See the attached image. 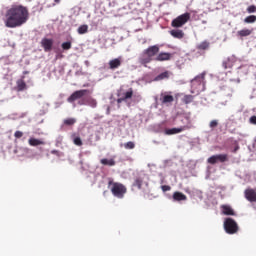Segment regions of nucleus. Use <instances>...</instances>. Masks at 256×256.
<instances>
[{
  "label": "nucleus",
  "instance_id": "nucleus-14",
  "mask_svg": "<svg viewBox=\"0 0 256 256\" xmlns=\"http://www.w3.org/2000/svg\"><path fill=\"white\" fill-rule=\"evenodd\" d=\"M27 89V83H25V76H22L21 79L16 81V91L21 92Z\"/></svg>",
  "mask_w": 256,
  "mask_h": 256
},
{
  "label": "nucleus",
  "instance_id": "nucleus-12",
  "mask_svg": "<svg viewBox=\"0 0 256 256\" xmlns=\"http://www.w3.org/2000/svg\"><path fill=\"white\" fill-rule=\"evenodd\" d=\"M29 153H31V150L27 147H17L14 150V154L18 157H29Z\"/></svg>",
  "mask_w": 256,
  "mask_h": 256
},
{
  "label": "nucleus",
  "instance_id": "nucleus-9",
  "mask_svg": "<svg viewBox=\"0 0 256 256\" xmlns=\"http://www.w3.org/2000/svg\"><path fill=\"white\" fill-rule=\"evenodd\" d=\"M53 39L51 38H43L41 40V47L44 49L45 53H49L53 50Z\"/></svg>",
  "mask_w": 256,
  "mask_h": 256
},
{
  "label": "nucleus",
  "instance_id": "nucleus-17",
  "mask_svg": "<svg viewBox=\"0 0 256 256\" xmlns=\"http://www.w3.org/2000/svg\"><path fill=\"white\" fill-rule=\"evenodd\" d=\"M101 165H105L107 167H115L117 165V162L115 161V156H113L110 159L104 158L100 160Z\"/></svg>",
  "mask_w": 256,
  "mask_h": 256
},
{
  "label": "nucleus",
  "instance_id": "nucleus-38",
  "mask_svg": "<svg viewBox=\"0 0 256 256\" xmlns=\"http://www.w3.org/2000/svg\"><path fill=\"white\" fill-rule=\"evenodd\" d=\"M247 13H256V6L255 5L248 6Z\"/></svg>",
  "mask_w": 256,
  "mask_h": 256
},
{
  "label": "nucleus",
  "instance_id": "nucleus-4",
  "mask_svg": "<svg viewBox=\"0 0 256 256\" xmlns=\"http://www.w3.org/2000/svg\"><path fill=\"white\" fill-rule=\"evenodd\" d=\"M224 229L228 235H235L239 231V225L233 218H226L224 221Z\"/></svg>",
  "mask_w": 256,
  "mask_h": 256
},
{
  "label": "nucleus",
  "instance_id": "nucleus-22",
  "mask_svg": "<svg viewBox=\"0 0 256 256\" xmlns=\"http://www.w3.org/2000/svg\"><path fill=\"white\" fill-rule=\"evenodd\" d=\"M172 197L174 201H187V196L183 192H174Z\"/></svg>",
  "mask_w": 256,
  "mask_h": 256
},
{
  "label": "nucleus",
  "instance_id": "nucleus-7",
  "mask_svg": "<svg viewBox=\"0 0 256 256\" xmlns=\"http://www.w3.org/2000/svg\"><path fill=\"white\" fill-rule=\"evenodd\" d=\"M226 161H229V156L227 154L213 155L207 160L210 165H215L216 163H225Z\"/></svg>",
  "mask_w": 256,
  "mask_h": 256
},
{
  "label": "nucleus",
  "instance_id": "nucleus-24",
  "mask_svg": "<svg viewBox=\"0 0 256 256\" xmlns=\"http://www.w3.org/2000/svg\"><path fill=\"white\" fill-rule=\"evenodd\" d=\"M210 45L211 44L209 43V41L205 40V41L201 42L200 44H198L196 46V49H198V51H207V49H209Z\"/></svg>",
  "mask_w": 256,
  "mask_h": 256
},
{
  "label": "nucleus",
  "instance_id": "nucleus-33",
  "mask_svg": "<svg viewBox=\"0 0 256 256\" xmlns=\"http://www.w3.org/2000/svg\"><path fill=\"white\" fill-rule=\"evenodd\" d=\"M23 135H24V133L22 131L17 130L14 133V137H15L14 143H17V139H21L23 137Z\"/></svg>",
  "mask_w": 256,
  "mask_h": 256
},
{
  "label": "nucleus",
  "instance_id": "nucleus-30",
  "mask_svg": "<svg viewBox=\"0 0 256 256\" xmlns=\"http://www.w3.org/2000/svg\"><path fill=\"white\" fill-rule=\"evenodd\" d=\"M244 23H247V24L256 23V16L255 15L247 16L244 19Z\"/></svg>",
  "mask_w": 256,
  "mask_h": 256
},
{
  "label": "nucleus",
  "instance_id": "nucleus-15",
  "mask_svg": "<svg viewBox=\"0 0 256 256\" xmlns=\"http://www.w3.org/2000/svg\"><path fill=\"white\" fill-rule=\"evenodd\" d=\"M118 97H122L125 101H127V99H132L133 88H129L126 92H123V90H120L118 92Z\"/></svg>",
  "mask_w": 256,
  "mask_h": 256
},
{
  "label": "nucleus",
  "instance_id": "nucleus-25",
  "mask_svg": "<svg viewBox=\"0 0 256 256\" xmlns=\"http://www.w3.org/2000/svg\"><path fill=\"white\" fill-rule=\"evenodd\" d=\"M164 79H169V71L162 72L154 78V81H163Z\"/></svg>",
  "mask_w": 256,
  "mask_h": 256
},
{
  "label": "nucleus",
  "instance_id": "nucleus-31",
  "mask_svg": "<svg viewBox=\"0 0 256 256\" xmlns=\"http://www.w3.org/2000/svg\"><path fill=\"white\" fill-rule=\"evenodd\" d=\"M86 103H87V105H89L93 109H95V107H97V100H95L91 97L86 100Z\"/></svg>",
  "mask_w": 256,
  "mask_h": 256
},
{
  "label": "nucleus",
  "instance_id": "nucleus-44",
  "mask_svg": "<svg viewBox=\"0 0 256 256\" xmlns=\"http://www.w3.org/2000/svg\"><path fill=\"white\" fill-rule=\"evenodd\" d=\"M28 73H29V72H27V71H24V72H23L24 75H27Z\"/></svg>",
  "mask_w": 256,
  "mask_h": 256
},
{
  "label": "nucleus",
  "instance_id": "nucleus-3",
  "mask_svg": "<svg viewBox=\"0 0 256 256\" xmlns=\"http://www.w3.org/2000/svg\"><path fill=\"white\" fill-rule=\"evenodd\" d=\"M108 187L110 188V191L114 197H117L118 199H123L125 197V194L127 193V187L125 185L119 183V182H113V180H110L108 182Z\"/></svg>",
  "mask_w": 256,
  "mask_h": 256
},
{
  "label": "nucleus",
  "instance_id": "nucleus-29",
  "mask_svg": "<svg viewBox=\"0 0 256 256\" xmlns=\"http://www.w3.org/2000/svg\"><path fill=\"white\" fill-rule=\"evenodd\" d=\"M133 187H137L138 189H141L143 187V178L139 177L134 180Z\"/></svg>",
  "mask_w": 256,
  "mask_h": 256
},
{
  "label": "nucleus",
  "instance_id": "nucleus-19",
  "mask_svg": "<svg viewBox=\"0 0 256 256\" xmlns=\"http://www.w3.org/2000/svg\"><path fill=\"white\" fill-rule=\"evenodd\" d=\"M249 35H253V28H251V29L244 28L237 32V37L243 38V37H249Z\"/></svg>",
  "mask_w": 256,
  "mask_h": 256
},
{
  "label": "nucleus",
  "instance_id": "nucleus-10",
  "mask_svg": "<svg viewBox=\"0 0 256 256\" xmlns=\"http://www.w3.org/2000/svg\"><path fill=\"white\" fill-rule=\"evenodd\" d=\"M173 59V54L169 52H158L157 56L154 58V61L163 62V61H171Z\"/></svg>",
  "mask_w": 256,
  "mask_h": 256
},
{
  "label": "nucleus",
  "instance_id": "nucleus-11",
  "mask_svg": "<svg viewBox=\"0 0 256 256\" xmlns=\"http://www.w3.org/2000/svg\"><path fill=\"white\" fill-rule=\"evenodd\" d=\"M245 198L250 203H256V191L254 189L248 188L244 191Z\"/></svg>",
  "mask_w": 256,
  "mask_h": 256
},
{
  "label": "nucleus",
  "instance_id": "nucleus-39",
  "mask_svg": "<svg viewBox=\"0 0 256 256\" xmlns=\"http://www.w3.org/2000/svg\"><path fill=\"white\" fill-rule=\"evenodd\" d=\"M161 189L165 193L167 191H171V186H169V185H162Z\"/></svg>",
  "mask_w": 256,
  "mask_h": 256
},
{
  "label": "nucleus",
  "instance_id": "nucleus-26",
  "mask_svg": "<svg viewBox=\"0 0 256 256\" xmlns=\"http://www.w3.org/2000/svg\"><path fill=\"white\" fill-rule=\"evenodd\" d=\"M79 35H85V33H88L89 26L87 24L81 25L77 29Z\"/></svg>",
  "mask_w": 256,
  "mask_h": 256
},
{
  "label": "nucleus",
  "instance_id": "nucleus-28",
  "mask_svg": "<svg viewBox=\"0 0 256 256\" xmlns=\"http://www.w3.org/2000/svg\"><path fill=\"white\" fill-rule=\"evenodd\" d=\"M76 123H77V120L75 118H67L63 121V124L68 127H72V125H74Z\"/></svg>",
  "mask_w": 256,
  "mask_h": 256
},
{
  "label": "nucleus",
  "instance_id": "nucleus-20",
  "mask_svg": "<svg viewBox=\"0 0 256 256\" xmlns=\"http://www.w3.org/2000/svg\"><path fill=\"white\" fill-rule=\"evenodd\" d=\"M170 35L174 37V39H183L185 37V32L179 29H173L170 31Z\"/></svg>",
  "mask_w": 256,
  "mask_h": 256
},
{
  "label": "nucleus",
  "instance_id": "nucleus-42",
  "mask_svg": "<svg viewBox=\"0 0 256 256\" xmlns=\"http://www.w3.org/2000/svg\"><path fill=\"white\" fill-rule=\"evenodd\" d=\"M237 151H239V146H236V147L234 148L233 153H237Z\"/></svg>",
  "mask_w": 256,
  "mask_h": 256
},
{
  "label": "nucleus",
  "instance_id": "nucleus-32",
  "mask_svg": "<svg viewBox=\"0 0 256 256\" xmlns=\"http://www.w3.org/2000/svg\"><path fill=\"white\" fill-rule=\"evenodd\" d=\"M72 46H73V45H72V43H71L70 41H68V42H63L62 45H61V47H62V49H63L64 51H69V49H71Z\"/></svg>",
  "mask_w": 256,
  "mask_h": 256
},
{
  "label": "nucleus",
  "instance_id": "nucleus-5",
  "mask_svg": "<svg viewBox=\"0 0 256 256\" xmlns=\"http://www.w3.org/2000/svg\"><path fill=\"white\" fill-rule=\"evenodd\" d=\"M190 19L191 13L186 12L172 20L171 25L172 27L179 29V27H183V25H185Z\"/></svg>",
  "mask_w": 256,
  "mask_h": 256
},
{
  "label": "nucleus",
  "instance_id": "nucleus-34",
  "mask_svg": "<svg viewBox=\"0 0 256 256\" xmlns=\"http://www.w3.org/2000/svg\"><path fill=\"white\" fill-rule=\"evenodd\" d=\"M73 143L74 145H77V147H81V145H83V141L81 140V137H75L73 139Z\"/></svg>",
  "mask_w": 256,
  "mask_h": 256
},
{
  "label": "nucleus",
  "instance_id": "nucleus-23",
  "mask_svg": "<svg viewBox=\"0 0 256 256\" xmlns=\"http://www.w3.org/2000/svg\"><path fill=\"white\" fill-rule=\"evenodd\" d=\"M221 209H222L223 215H231V216L235 215V211L229 205H222Z\"/></svg>",
  "mask_w": 256,
  "mask_h": 256
},
{
  "label": "nucleus",
  "instance_id": "nucleus-47",
  "mask_svg": "<svg viewBox=\"0 0 256 256\" xmlns=\"http://www.w3.org/2000/svg\"><path fill=\"white\" fill-rule=\"evenodd\" d=\"M40 151H43V148H40Z\"/></svg>",
  "mask_w": 256,
  "mask_h": 256
},
{
  "label": "nucleus",
  "instance_id": "nucleus-8",
  "mask_svg": "<svg viewBox=\"0 0 256 256\" xmlns=\"http://www.w3.org/2000/svg\"><path fill=\"white\" fill-rule=\"evenodd\" d=\"M87 93H89V90L87 89L77 90L67 98V101L68 103H74V101H77V99H82V97H85Z\"/></svg>",
  "mask_w": 256,
  "mask_h": 256
},
{
  "label": "nucleus",
  "instance_id": "nucleus-37",
  "mask_svg": "<svg viewBox=\"0 0 256 256\" xmlns=\"http://www.w3.org/2000/svg\"><path fill=\"white\" fill-rule=\"evenodd\" d=\"M125 149H135V143L133 142H127L124 144Z\"/></svg>",
  "mask_w": 256,
  "mask_h": 256
},
{
  "label": "nucleus",
  "instance_id": "nucleus-36",
  "mask_svg": "<svg viewBox=\"0 0 256 256\" xmlns=\"http://www.w3.org/2000/svg\"><path fill=\"white\" fill-rule=\"evenodd\" d=\"M219 120H212L209 124L210 129H215V127H218Z\"/></svg>",
  "mask_w": 256,
  "mask_h": 256
},
{
  "label": "nucleus",
  "instance_id": "nucleus-16",
  "mask_svg": "<svg viewBox=\"0 0 256 256\" xmlns=\"http://www.w3.org/2000/svg\"><path fill=\"white\" fill-rule=\"evenodd\" d=\"M205 75H207V73L202 72L200 75L196 76L192 80V85H195V83H197V85H205Z\"/></svg>",
  "mask_w": 256,
  "mask_h": 256
},
{
  "label": "nucleus",
  "instance_id": "nucleus-43",
  "mask_svg": "<svg viewBox=\"0 0 256 256\" xmlns=\"http://www.w3.org/2000/svg\"><path fill=\"white\" fill-rule=\"evenodd\" d=\"M56 3H60L61 2V0H54Z\"/></svg>",
  "mask_w": 256,
  "mask_h": 256
},
{
  "label": "nucleus",
  "instance_id": "nucleus-2",
  "mask_svg": "<svg viewBox=\"0 0 256 256\" xmlns=\"http://www.w3.org/2000/svg\"><path fill=\"white\" fill-rule=\"evenodd\" d=\"M159 46L153 45L145 49L142 54H140L138 58V63L140 65H144V67H147L148 63H151V61H155V56L159 55Z\"/></svg>",
  "mask_w": 256,
  "mask_h": 256
},
{
  "label": "nucleus",
  "instance_id": "nucleus-35",
  "mask_svg": "<svg viewBox=\"0 0 256 256\" xmlns=\"http://www.w3.org/2000/svg\"><path fill=\"white\" fill-rule=\"evenodd\" d=\"M231 61L230 60H225L223 63H222V67L224 69H231Z\"/></svg>",
  "mask_w": 256,
  "mask_h": 256
},
{
  "label": "nucleus",
  "instance_id": "nucleus-21",
  "mask_svg": "<svg viewBox=\"0 0 256 256\" xmlns=\"http://www.w3.org/2000/svg\"><path fill=\"white\" fill-rule=\"evenodd\" d=\"M160 101L161 103H163V105H167V103H173L175 101V98L169 94H165V95L162 94Z\"/></svg>",
  "mask_w": 256,
  "mask_h": 256
},
{
  "label": "nucleus",
  "instance_id": "nucleus-27",
  "mask_svg": "<svg viewBox=\"0 0 256 256\" xmlns=\"http://www.w3.org/2000/svg\"><path fill=\"white\" fill-rule=\"evenodd\" d=\"M194 99H195V96L193 95H185L182 101L185 103V105H189V103H193Z\"/></svg>",
  "mask_w": 256,
  "mask_h": 256
},
{
  "label": "nucleus",
  "instance_id": "nucleus-13",
  "mask_svg": "<svg viewBox=\"0 0 256 256\" xmlns=\"http://www.w3.org/2000/svg\"><path fill=\"white\" fill-rule=\"evenodd\" d=\"M28 144L30 145V147H39L40 145H45V140L35 138V137H30L28 139Z\"/></svg>",
  "mask_w": 256,
  "mask_h": 256
},
{
  "label": "nucleus",
  "instance_id": "nucleus-46",
  "mask_svg": "<svg viewBox=\"0 0 256 256\" xmlns=\"http://www.w3.org/2000/svg\"><path fill=\"white\" fill-rule=\"evenodd\" d=\"M79 104H80V105H83V103H82V102H80Z\"/></svg>",
  "mask_w": 256,
  "mask_h": 256
},
{
  "label": "nucleus",
  "instance_id": "nucleus-40",
  "mask_svg": "<svg viewBox=\"0 0 256 256\" xmlns=\"http://www.w3.org/2000/svg\"><path fill=\"white\" fill-rule=\"evenodd\" d=\"M250 123H251L252 125H256V116H251V117H250Z\"/></svg>",
  "mask_w": 256,
  "mask_h": 256
},
{
  "label": "nucleus",
  "instance_id": "nucleus-41",
  "mask_svg": "<svg viewBox=\"0 0 256 256\" xmlns=\"http://www.w3.org/2000/svg\"><path fill=\"white\" fill-rule=\"evenodd\" d=\"M118 97H120L117 99L118 104L123 103V101H126L122 96H118Z\"/></svg>",
  "mask_w": 256,
  "mask_h": 256
},
{
  "label": "nucleus",
  "instance_id": "nucleus-1",
  "mask_svg": "<svg viewBox=\"0 0 256 256\" xmlns=\"http://www.w3.org/2000/svg\"><path fill=\"white\" fill-rule=\"evenodd\" d=\"M29 21V9L21 4H13L4 15V25L8 29L23 27Z\"/></svg>",
  "mask_w": 256,
  "mask_h": 256
},
{
  "label": "nucleus",
  "instance_id": "nucleus-18",
  "mask_svg": "<svg viewBox=\"0 0 256 256\" xmlns=\"http://www.w3.org/2000/svg\"><path fill=\"white\" fill-rule=\"evenodd\" d=\"M121 63H122L121 58L112 59L108 63L109 69H112V71L115 69H119Z\"/></svg>",
  "mask_w": 256,
  "mask_h": 256
},
{
  "label": "nucleus",
  "instance_id": "nucleus-6",
  "mask_svg": "<svg viewBox=\"0 0 256 256\" xmlns=\"http://www.w3.org/2000/svg\"><path fill=\"white\" fill-rule=\"evenodd\" d=\"M188 123L184 126H181L179 128H171L165 130V135H177L178 133H183V131H187V129H191L193 125L191 124V120L189 118H186Z\"/></svg>",
  "mask_w": 256,
  "mask_h": 256
},
{
  "label": "nucleus",
  "instance_id": "nucleus-45",
  "mask_svg": "<svg viewBox=\"0 0 256 256\" xmlns=\"http://www.w3.org/2000/svg\"><path fill=\"white\" fill-rule=\"evenodd\" d=\"M52 153H53V154H55V153H57V151H56V150H54V151H52Z\"/></svg>",
  "mask_w": 256,
  "mask_h": 256
}]
</instances>
